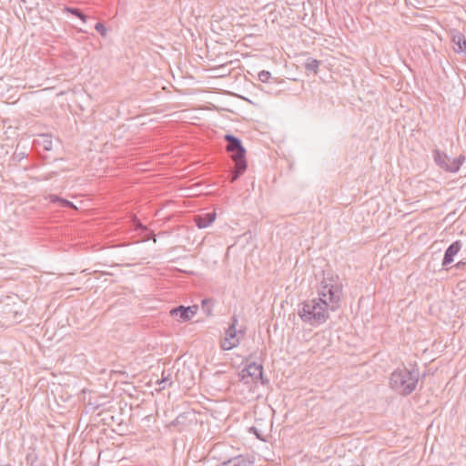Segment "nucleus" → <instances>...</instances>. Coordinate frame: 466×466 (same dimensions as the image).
<instances>
[{
    "instance_id": "obj_1",
    "label": "nucleus",
    "mask_w": 466,
    "mask_h": 466,
    "mask_svg": "<svg viewBox=\"0 0 466 466\" xmlns=\"http://www.w3.org/2000/svg\"><path fill=\"white\" fill-rule=\"evenodd\" d=\"M318 293V299L306 300L299 304L298 309L301 320L313 327L326 322L329 318L328 310L334 311L339 307L342 284L339 277L327 272L319 284Z\"/></svg>"
},
{
    "instance_id": "obj_15",
    "label": "nucleus",
    "mask_w": 466,
    "mask_h": 466,
    "mask_svg": "<svg viewBox=\"0 0 466 466\" xmlns=\"http://www.w3.org/2000/svg\"><path fill=\"white\" fill-rule=\"evenodd\" d=\"M245 170L246 169L240 170V167H238V165L235 164V168H234V171L231 176V182L236 181L238 178V177L245 172Z\"/></svg>"
},
{
    "instance_id": "obj_14",
    "label": "nucleus",
    "mask_w": 466,
    "mask_h": 466,
    "mask_svg": "<svg viewBox=\"0 0 466 466\" xmlns=\"http://www.w3.org/2000/svg\"><path fill=\"white\" fill-rule=\"evenodd\" d=\"M65 11L79 17L83 22L86 21V15L77 8L66 7Z\"/></svg>"
},
{
    "instance_id": "obj_8",
    "label": "nucleus",
    "mask_w": 466,
    "mask_h": 466,
    "mask_svg": "<svg viewBox=\"0 0 466 466\" xmlns=\"http://www.w3.org/2000/svg\"><path fill=\"white\" fill-rule=\"evenodd\" d=\"M197 312V308L193 307H184L179 306L177 308L173 309L170 311L171 316L174 318H177L181 321L189 320Z\"/></svg>"
},
{
    "instance_id": "obj_6",
    "label": "nucleus",
    "mask_w": 466,
    "mask_h": 466,
    "mask_svg": "<svg viewBox=\"0 0 466 466\" xmlns=\"http://www.w3.org/2000/svg\"><path fill=\"white\" fill-rule=\"evenodd\" d=\"M238 324V319L236 316L232 317V323L226 330V337L221 343V348L224 350H229L237 347L239 343V338L237 334L236 326Z\"/></svg>"
},
{
    "instance_id": "obj_10",
    "label": "nucleus",
    "mask_w": 466,
    "mask_h": 466,
    "mask_svg": "<svg viewBox=\"0 0 466 466\" xmlns=\"http://www.w3.org/2000/svg\"><path fill=\"white\" fill-rule=\"evenodd\" d=\"M216 212L205 213L195 217L194 221L199 228H205L210 226L216 219Z\"/></svg>"
},
{
    "instance_id": "obj_5",
    "label": "nucleus",
    "mask_w": 466,
    "mask_h": 466,
    "mask_svg": "<svg viewBox=\"0 0 466 466\" xmlns=\"http://www.w3.org/2000/svg\"><path fill=\"white\" fill-rule=\"evenodd\" d=\"M263 367L261 364L251 362L248 364L240 372L239 378L245 383L257 382L262 379Z\"/></svg>"
},
{
    "instance_id": "obj_16",
    "label": "nucleus",
    "mask_w": 466,
    "mask_h": 466,
    "mask_svg": "<svg viewBox=\"0 0 466 466\" xmlns=\"http://www.w3.org/2000/svg\"><path fill=\"white\" fill-rule=\"evenodd\" d=\"M270 76H271V74L268 71H266V70L260 71L258 73V80L263 82V83L268 82V79L270 78Z\"/></svg>"
},
{
    "instance_id": "obj_3",
    "label": "nucleus",
    "mask_w": 466,
    "mask_h": 466,
    "mask_svg": "<svg viewBox=\"0 0 466 466\" xmlns=\"http://www.w3.org/2000/svg\"><path fill=\"white\" fill-rule=\"evenodd\" d=\"M225 140L228 142L227 150L234 163L238 165L240 170L247 169L246 150L241 141L232 135H226Z\"/></svg>"
},
{
    "instance_id": "obj_18",
    "label": "nucleus",
    "mask_w": 466,
    "mask_h": 466,
    "mask_svg": "<svg viewBox=\"0 0 466 466\" xmlns=\"http://www.w3.org/2000/svg\"><path fill=\"white\" fill-rule=\"evenodd\" d=\"M134 222H135V226H136V228H142V225L139 223V221H138V220H137V218H134Z\"/></svg>"
},
{
    "instance_id": "obj_19",
    "label": "nucleus",
    "mask_w": 466,
    "mask_h": 466,
    "mask_svg": "<svg viewBox=\"0 0 466 466\" xmlns=\"http://www.w3.org/2000/svg\"><path fill=\"white\" fill-rule=\"evenodd\" d=\"M457 267L460 268L461 267V262L457 263Z\"/></svg>"
},
{
    "instance_id": "obj_12",
    "label": "nucleus",
    "mask_w": 466,
    "mask_h": 466,
    "mask_svg": "<svg viewBox=\"0 0 466 466\" xmlns=\"http://www.w3.org/2000/svg\"><path fill=\"white\" fill-rule=\"evenodd\" d=\"M51 203H58L60 207L76 208V207L67 199L62 198L56 195L50 194L46 197Z\"/></svg>"
},
{
    "instance_id": "obj_17",
    "label": "nucleus",
    "mask_w": 466,
    "mask_h": 466,
    "mask_svg": "<svg viewBox=\"0 0 466 466\" xmlns=\"http://www.w3.org/2000/svg\"><path fill=\"white\" fill-rule=\"evenodd\" d=\"M96 30L103 36L106 35V28L102 23H97L95 26Z\"/></svg>"
},
{
    "instance_id": "obj_7",
    "label": "nucleus",
    "mask_w": 466,
    "mask_h": 466,
    "mask_svg": "<svg viewBox=\"0 0 466 466\" xmlns=\"http://www.w3.org/2000/svg\"><path fill=\"white\" fill-rule=\"evenodd\" d=\"M254 457L248 454H238L220 462L218 466H253Z\"/></svg>"
},
{
    "instance_id": "obj_9",
    "label": "nucleus",
    "mask_w": 466,
    "mask_h": 466,
    "mask_svg": "<svg viewBox=\"0 0 466 466\" xmlns=\"http://www.w3.org/2000/svg\"><path fill=\"white\" fill-rule=\"evenodd\" d=\"M461 244L460 241H455L452 244H451L445 251L444 258L442 260V266L447 267L449 264H451L453 261L454 257L461 250Z\"/></svg>"
},
{
    "instance_id": "obj_2",
    "label": "nucleus",
    "mask_w": 466,
    "mask_h": 466,
    "mask_svg": "<svg viewBox=\"0 0 466 466\" xmlns=\"http://www.w3.org/2000/svg\"><path fill=\"white\" fill-rule=\"evenodd\" d=\"M419 381V371L406 368L397 369L390 378V386L401 395H409L415 389Z\"/></svg>"
},
{
    "instance_id": "obj_4",
    "label": "nucleus",
    "mask_w": 466,
    "mask_h": 466,
    "mask_svg": "<svg viewBox=\"0 0 466 466\" xmlns=\"http://www.w3.org/2000/svg\"><path fill=\"white\" fill-rule=\"evenodd\" d=\"M433 159L437 166L445 171L455 173L457 172L465 160L463 156L457 158H450L445 153L435 149L433 151Z\"/></svg>"
},
{
    "instance_id": "obj_13",
    "label": "nucleus",
    "mask_w": 466,
    "mask_h": 466,
    "mask_svg": "<svg viewBox=\"0 0 466 466\" xmlns=\"http://www.w3.org/2000/svg\"><path fill=\"white\" fill-rule=\"evenodd\" d=\"M319 65H320V61H319L315 58H312V57H309L306 60L304 66H305L306 70L312 71L315 74H317L319 71Z\"/></svg>"
},
{
    "instance_id": "obj_11",
    "label": "nucleus",
    "mask_w": 466,
    "mask_h": 466,
    "mask_svg": "<svg viewBox=\"0 0 466 466\" xmlns=\"http://www.w3.org/2000/svg\"><path fill=\"white\" fill-rule=\"evenodd\" d=\"M452 42L456 46V47H454L455 52H462L466 54V39L463 35L460 33L454 35Z\"/></svg>"
}]
</instances>
